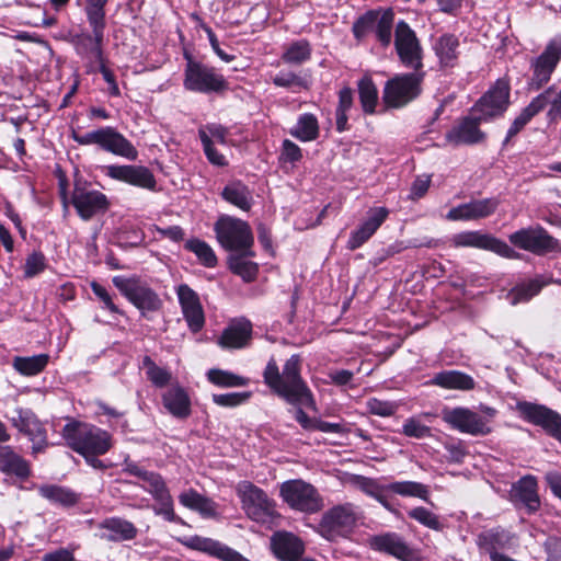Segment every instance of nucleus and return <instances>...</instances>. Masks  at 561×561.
<instances>
[{"label":"nucleus","mask_w":561,"mask_h":561,"mask_svg":"<svg viewBox=\"0 0 561 561\" xmlns=\"http://www.w3.org/2000/svg\"><path fill=\"white\" fill-rule=\"evenodd\" d=\"M264 383L273 393L296 407L295 420L304 430L314 431L317 419L310 417L304 408L317 411V402L307 382L301 377V358L291 355L284 364L283 370L272 357L263 371Z\"/></svg>","instance_id":"1"},{"label":"nucleus","mask_w":561,"mask_h":561,"mask_svg":"<svg viewBox=\"0 0 561 561\" xmlns=\"http://www.w3.org/2000/svg\"><path fill=\"white\" fill-rule=\"evenodd\" d=\"M67 445L76 453L87 456L106 454L111 446V435L95 425L71 421L61 432Z\"/></svg>","instance_id":"2"},{"label":"nucleus","mask_w":561,"mask_h":561,"mask_svg":"<svg viewBox=\"0 0 561 561\" xmlns=\"http://www.w3.org/2000/svg\"><path fill=\"white\" fill-rule=\"evenodd\" d=\"M183 56L186 60L183 80L186 90L218 95L229 90V82L216 68L195 60L192 54L186 50Z\"/></svg>","instance_id":"3"},{"label":"nucleus","mask_w":561,"mask_h":561,"mask_svg":"<svg viewBox=\"0 0 561 561\" xmlns=\"http://www.w3.org/2000/svg\"><path fill=\"white\" fill-rule=\"evenodd\" d=\"M216 239L222 249L230 253L245 251V254L255 255L252 247L254 238L250 225L239 218L222 215L214 224Z\"/></svg>","instance_id":"4"},{"label":"nucleus","mask_w":561,"mask_h":561,"mask_svg":"<svg viewBox=\"0 0 561 561\" xmlns=\"http://www.w3.org/2000/svg\"><path fill=\"white\" fill-rule=\"evenodd\" d=\"M559 92H557L556 87L551 85L547 88L543 92L534 98L530 103L522 110L520 114L513 121L512 125L507 130V135L502 144L503 147L507 146L510 140L515 137L518 133H520L524 127L541 111H543L548 105L549 110L547 112V121L548 123H558L561 121V111L557 108L554 104H558Z\"/></svg>","instance_id":"5"},{"label":"nucleus","mask_w":561,"mask_h":561,"mask_svg":"<svg viewBox=\"0 0 561 561\" xmlns=\"http://www.w3.org/2000/svg\"><path fill=\"white\" fill-rule=\"evenodd\" d=\"M424 70H413L389 79L383 88L382 101L388 107L400 108L415 100L422 92Z\"/></svg>","instance_id":"6"},{"label":"nucleus","mask_w":561,"mask_h":561,"mask_svg":"<svg viewBox=\"0 0 561 561\" xmlns=\"http://www.w3.org/2000/svg\"><path fill=\"white\" fill-rule=\"evenodd\" d=\"M279 495L291 508L314 514L323 508V499L316 486L300 479L287 480L279 486Z\"/></svg>","instance_id":"7"},{"label":"nucleus","mask_w":561,"mask_h":561,"mask_svg":"<svg viewBox=\"0 0 561 561\" xmlns=\"http://www.w3.org/2000/svg\"><path fill=\"white\" fill-rule=\"evenodd\" d=\"M510 242L536 255L560 252L561 243L541 226L522 228L508 236Z\"/></svg>","instance_id":"8"},{"label":"nucleus","mask_w":561,"mask_h":561,"mask_svg":"<svg viewBox=\"0 0 561 561\" xmlns=\"http://www.w3.org/2000/svg\"><path fill=\"white\" fill-rule=\"evenodd\" d=\"M519 416L542 431L561 444V414L547 405L529 401H517Z\"/></svg>","instance_id":"9"},{"label":"nucleus","mask_w":561,"mask_h":561,"mask_svg":"<svg viewBox=\"0 0 561 561\" xmlns=\"http://www.w3.org/2000/svg\"><path fill=\"white\" fill-rule=\"evenodd\" d=\"M142 489L152 495L154 504L151 507L156 515L162 516L167 522L185 525L175 514L170 491L159 473L142 470Z\"/></svg>","instance_id":"10"},{"label":"nucleus","mask_w":561,"mask_h":561,"mask_svg":"<svg viewBox=\"0 0 561 561\" xmlns=\"http://www.w3.org/2000/svg\"><path fill=\"white\" fill-rule=\"evenodd\" d=\"M450 243L455 248H477L491 251L505 259L518 260L522 257V254L505 241L479 230L456 233L451 237Z\"/></svg>","instance_id":"11"},{"label":"nucleus","mask_w":561,"mask_h":561,"mask_svg":"<svg viewBox=\"0 0 561 561\" xmlns=\"http://www.w3.org/2000/svg\"><path fill=\"white\" fill-rule=\"evenodd\" d=\"M561 59V36L552 38L543 51L531 59L533 76L528 81L529 91H538L547 84Z\"/></svg>","instance_id":"12"},{"label":"nucleus","mask_w":561,"mask_h":561,"mask_svg":"<svg viewBox=\"0 0 561 561\" xmlns=\"http://www.w3.org/2000/svg\"><path fill=\"white\" fill-rule=\"evenodd\" d=\"M394 47L404 67L423 70V48L415 32L404 20H400L396 25Z\"/></svg>","instance_id":"13"},{"label":"nucleus","mask_w":561,"mask_h":561,"mask_svg":"<svg viewBox=\"0 0 561 561\" xmlns=\"http://www.w3.org/2000/svg\"><path fill=\"white\" fill-rule=\"evenodd\" d=\"M9 420L13 427L32 442L33 455L43 453L48 447L47 431L31 409L15 408Z\"/></svg>","instance_id":"14"},{"label":"nucleus","mask_w":561,"mask_h":561,"mask_svg":"<svg viewBox=\"0 0 561 561\" xmlns=\"http://www.w3.org/2000/svg\"><path fill=\"white\" fill-rule=\"evenodd\" d=\"M355 525L356 514L351 503L335 505L328 510L319 523L321 535L330 540L346 536Z\"/></svg>","instance_id":"15"},{"label":"nucleus","mask_w":561,"mask_h":561,"mask_svg":"<svg viewBox=\"0 0 561 561\" xmlns=\"http://www.w3.org/2000/svg\"><path fill=\"white\" fill-rule=\"evenodd\" d=\"M510 82L497 79L496 82L473 104L472 114L479 113L488 121L502 116L510 105Z\"/></svg>","instance_id":"16"},{"label":"nucleus","mask_w":561,"mask_h":561,"mask_svg":"<svg viewBox=\"0 0 561 561\" xmlns=\"http://www.w3.org/2000/svg\"><path fill=\"white\" fill-rule=\"evenodd\" d=\"M489 122L479 113L461 117L445 135V139L454 147L474 146L485 141L486 134L480 129V124Z\"/></svg>","instance_id":"17"},{"label":"nucleus","mask_w":561,"mask_h":561,"mask_svg":"<svg viewBox=\"0 0 561 561\" xmlns=\"http://www.w3.org/2000/svg\"><path fill=\"white\" fill-rule=\"evenodd\" d=\"M242 508L245 514L256 523H265L276 515L275 502L264 490L251 482H247L241 491Z\"/></svg>","instance_id":"18"},{"label":"nucleus","mask_w":561,"mask_h":561,"mask_svg":"<svg viewBox=\"0 0 561 561\" xmlns=\"http://www.w3.org/2000/svg\"><path fill=\"white\" fill-rule=\"evenodd\" d=\"M442 419L451 428L473 436H483L491 433L488 421L468 408H445Z\"/></svg>","instance_id":"19"},{"label":"nucleus","mask_w":561,"mask_h":561,"mask_svg":"<svg viewBox=\"0 0 561 561\" xmlns=\"http://www.w3.org/2000/svg\"><path fill=\"white\" fill-rule=\"evenodd\" d=\"M370 549L392 556L401 561H416L417 556L403 537L397 533L388 531L368 538Z\"/></svg>","instance_id":"20"},{"label":"nucleus","mask_w":561,"mask_h":561,"mask_svg":"<svg viewBox=\"0 0 561 561\" xmlns=\"http://www.w3.org/2000/svg\"><path fill=\"white\" fill-rule=\"evenodd\" d=\"M107 0H87L85 13L92 28V35L84 36V41L91 43V53L101 59V45L104 38L105 12Z\"/></svg>","instance_id":"21"},{"label":"nucleus","mask_w":561,"mask_h":561,"mask_svg":"<svg viewBox=\"0 0 561 561\" xmlns=\"http://www.w3.org/2000/svg\"><path fill=\"white\" fill-rule=\"evenodd\" d=\"M511 500L517 508L535 514L540 508L538 482L534 476H525L512 485Z\"/></svg>","instance_id":"22"},{"label":"nucleus","mask_w":561,"mask_h":561,"mask_svg":"<svg viewBox=\"0 0 561 561\" xmlns=\"http://www.w3.org/2000/svg\"><path fill=\"white\" fill-rule=\"evenodd\" d=\"M500 205L497 198L472 199L449 209L446 215L448 220H478L486 218L495 213Z\"/></svg>","instance_id":"23"},{"label":"nucleus","mask_w":561,"mask_h":561,"mask_svg":"<svg viewBox=\"0 0 561 561\" xmlns=\"http://www.w3.org/2000/svg\"><path fill=\"white\" fill-rule=\"evenodd\" d=\"M388 215L389 210L386 207L370 209L367 218L351 232L346 249L354 251L366 243L385 222Z\"/></svg>","instance_id":"24"},{"label":"nucleus","mask_w":561,"mask_h":561,"mask_svg":"<svg viewBox=\"0 0 561 561\" xmlns=\"http://www.w3.org/2000/svg\"><path fill=\"white\" fill-rule=\"evenodd\" d=\"M72 204L83 220L91 219L98 213L105 211L108 206L106 196L95 190L76 187Z\"/></svg>","instance_id":"25"},{"label":"nucleus","mask_w":561,"mask_h":561,"mask_svg":"<svg viewBox=\"0 0 561 561\" xmlns=\"http://www.w3.org/2000/svg\"><path fill=\"white\" fill-rule=\"evenodd\" d=\"M271 550L279 561H299L305 553V543L293 533L276 531L271 537Z\"/></svg>","instance_id":"26"},{"label":"nucleus","mask_w":561,"mask_h":561,"mask_svg":"<svg viewBox=\"0 0 561 561\" xmlns=\"http://www.w3.org/2000/svg\"><path fill=\"white\" fill-rule=\"evenodd\" d=\"M163 408L169 414L178 420H186L192 414V401L187 390L178 381L171 383L161 396Z\"/></svg>","instance_id":"27"},{"label":"nucleus","mask_w":561,"mask_h":561,"mask_svg":"<svg viewBox=\"0 0 561 561\" xmlns=\"http://www.w3.org/2000/svg\"><path fill=\"white\" fill-rule=\"evenodd\" d=\"M186 546L193 550L207 553L221 561H250L237 550L211 538L195 535L188 539Z\"/></svg>","instance_id":"28"},{"label":"nucleus","mask_w":561,"mask_h":561,"mask_svg":"<svg viewBox=\"0 0 561 561\" xmlns=\"http://www.w3.org/2000/svg\"><path fill=\"white\" fill-rule=\"evenodd\" d=\"M512 538L513 536L510 531L499 526L481 531L477 537V545L480 550L490 554L491 561H494L496 559L495 556H504L497 552V550L508 547Z\"/></svg>","instance_id":"29"},{"label":"nucleus","mask_w":561,"mask_h":561,"mask_svg":"<svg viewBox=\"0 0 561 561\" xmlns=\"http://www.w3.org/2000/svg\"><path fill=\"white\" fill-rule=\"evenodd\" d=\"M98 529V536L108 541L130 540L137 535V528L130 522L118 517L104 519Z\"/></svg>","instance_id":"30"},{"label":"nucleus","mask_w":561,"mask_h":561,"mask_svg":"<svg viewBox=\"0 0 561 561\" xmlns=\"http://www.w3.org/2000/svg\"><path fill=\"white\" fill-rule=\"evenodd\" d=\"M99 146L108 152L129 160H136L138 156L137 149L122 134L111 127L102 128Z\"/></svg>","instance_id":"31"},{"label":"nucleus","mask_w":561,"mask_h":561,"mask_svg":"<svg viewBox=\"0 0 561 561\" xmlns=\"http://www.w3.org/2000/svg\"><path fill=\"white\" fill-rule=\"evenodd\" d=\"M0 471L21 480L27 479L31 474L28 461L9 445H0Z\"/></svg>","instance_id":"32"},{"label":"nucleus","mask_w":561,"mask_h":561,"mask_svg":"<svg viewBox=\"0 0 561 561\" xmlns=\"http://www.w3.org/2000/svg\"><path fill=\"white\" fill-rule=\"evenodd\" d=\"M552 278H546L543 275H536L534 278L524 280L515 285L507 294V299L512 305L527 302L537 296L540 290L551 284Z\"/></svg>","instance_id":"33"},{"label":"nucleus","mask_w":561,"mask_h":561,"mask_svg":"<svg viewBox=\"0 0 561 561\" xmlns=\"http://www.w3.org/2000/svg\"><path fill=\"white\" fill-rule=\"evenodd\" d=\"M430 383L444 389L461 391L472 390L476 387L474 379L460 370H442L434 375Z\"/></svg>","instance_id":"34"},{"label":"nucleus","mask_w":561,"mask_h":561,"mask_svg":"<svg viewBox=\"0 0 561 561\" xmlns=\"http://www.w3.org/2000/svg\"><path fill=\"white\" fill-rule=\"evenodd\" d=\"M252 336V324L250 321H242L226 328L218 344L224 348H241L244 347Z\"/></svg>","instance_id":"35"},{"label":"nucleus","mask_w":561,"mask_h":561,"mask_svg":"<svg viewBox=\"0 0 561 561\" xmlns=\"http://www.w3.org/2000/svg\"><path fill=\"white\" fill-rule=\"evenodd\" d=\"M459 39L455 34L446 33L439 36L433 49L442 68H454L458 61Z\"/></svg>","instance_id":"36"},{"label":"nucleus","mask_w":561,"mask_h":561,"mask_svg":"<svg viewBox=\"0 0 561 561\" xmlns=\"http://www.w3.org/2000/svg\"><path fill=\"white\" fill-rule=\"evenodd\" d=\"M163 302L151 288L142 286V318L153 322L151 330L164 329Z\"/></svg>","instance_id":"37"},{"label":"nucleus","mask_w":561,"mask_h":561,"mask_svg":"<svg viewBox=\"0 0 561 561\" xmlns=\"http://www.w3.org/2000/svg\"><path fill=\"white\" fill-rule=\"evenodd\" d=\"M254 255L245 254V251L230 253L227 256V265L231 273L242 278L244 283L254 282L259 274V264L248 260Z\"/></svg>","instance_id":"38"},{"label":"nucleus","mask_w":561,"mask_h":561,"mask_svg":"<svg viewBox=\"0 0 561 561\" xmlns=\"http://www.w3.org/2000/svg\"><path fill=\"white\" fill-rule=\"evenodd\" d=\"M221 197L244 211L250 210L252 206L251 191L240 180L227 184L221 191Z\"/></svg>","instance_id":"39"},{"label":"nucleus","mask_w":561,"mask_h":561,"mask_svg":"<svg viewBox=\"0 0 561 561\" xmlns=\"http://www.w3.org/2000/svg\"><path fill=\"white\" fill-rule=\"evenodd\" d=\"M289 134L302 142L316 140L320 134L318 118L311 113L301 114L296 125L289 129Z\"/></svg>","instance_id":"40"},{"label":"nucleus","mask_w":561,"mask_h":561,"mask_svg":"<svg viewBox=\"0 0 561 561\" xmlns=\"http://www.w3.org/2000/svg\"><path fill=\"white\" fill-rule=\"evenodd\" d=\"M49 362L47 354L34 356H15L12 359V367L23 376H35L42 373Z\"/></svg>","instance_id":"41"},{"label":"nucleus","mask_w":561,"mask_h":561,"mask_svg":"<svg viewBox=\"0 0 561 561\" xmlns=\"http://www.w3.org/2000/svg\"><path fill=\"white\" fill-rule=\"evenodd\" d=\"M184 249L194 253L198 262L208 268L217 266L218 259L213 248L202 239L191 238L185 241Z\"/></svg>","instance_id":"42"},{"label":"nucleus","mask_w":561,"mask_h":561,"mask_svg":"<svg viewBox=\"0 0 561 561\" xmlns=\"http://www.w3.org/2000/svg\"><path fill=\"white\" fill-rule=\"evenodd\" d=\"M359 102L365 114H374L378 102V90L369 76L357 82Z\"/></svg>","instance_id":"43"},{"label":"nucleus","mask_w":561,"mask_h":561,"mask_svg":"<svg viewBox=\"0 0 561 561\" xmlns=\"http://www.w3.org/2000/svg\"><path fill=\"white\" fill-rule=\"evenodd\" d=\"M142 367L146 369L147 379L154 388L162 389L173 383L172 373L165 367L158 366L149 356L142 357Z\"/></svg>","instance_id":"44"},{"label":"nucleus","mask_w":561,"mask_h":561,"mask_svg":"<svg viewBox=\"0 0 561 561\" xmlns=\"http://www.w3.org/2000/svg\"><path fill=\"white\" fill-rule=\"evenodd\" d=\"M386 489L389 492L401 496L419 497L425 502H428V486L415 481H396L386 484Z\"/></svg>","instance_id":"45"},{"label":"nucleus","mask_w":561,"mask_h":561,"mask_svg":"<svg viewBox=\"0 0 561 561\" xmlns=\"http://www.w3.org/2000/svg\"><path fill=\"white\" fill-rule=\"evenodd\" d=\"M311 45L307 39H299L290 43L280 59L288 65L300 66L311 58Z\"/></svg>","instance_id":"46"},{"label":"nucleus","mask_w":561,"mask_h":561,"mask_svg":"<svg viewBox=\"0 0 561 561\" xmlns=\"http://www.w3.org/2000/svg\"><path fill=\"white\" fill-rule=\"evenodd\" d=\"M394 23V11L392 8L380 10L377 23L374 28L376 39L382 47H388L392 38V28Z\"/></svg>","instance_id":"47"},{"label":"nucleus","mask_w":561,"mask_h":561,"mask_svg":"<svg viewBox=\"0 0 561 561\" xmlns=\"http://www.w3.org/2000/svg\"><path fill=\"white\" fill-rule=\"evenodd\" d=\"M209 382L221 388L244 387L249 378L219 368H211L206 374Z\"/></svg>","instance_id":"48"},{"label":"nucleus","mask_w":561,"mask_h":561,"mask_svg":"<svg viewBox=\"0 0 561 561\" xmlns=\"http://www.w3.org/2000/svg\"><path fill=\"white\" fill-rule=\"evenodd\" d=\"M39 494L51 503L64 506H72L78 502V496L71 490L58 485H42L38 489Z\"/></svg>","instance_id":"49"},{"label":"nucleus","mask_w":561,"mask_h":561,"mask_svg":"<svg viewBox=\"0 0 561 561\" xmlns=\"http://www.w3.org/2000/svg\"><path fill=\"white\" fill-rule=\"evenodd\" d=\"M104 173L118 181L140 186V168L135 165H106Z\"/></svg>","instance_id":"50"},{"label":"nucleus","mask_w":561,"mask_h":561,"mask_svg":"<svg viewBox=\"0 0 561 561\" xmlns=\"http://www.w3.org/2000/svg\"><path fill=\"white\" fill-rule=\"evenodd\" d=\"M380 10H368L359 15L353 23L352 33L358 42H362L368 34L374 32Z\"/></svg>","instance_id":"51"},{"label":"nucleus","mask_w":561,"mask_h":561,"mask_svg":"<svg viewBox=\"0 0 561 561\" xmlns=\"http://www.w3.org/2000/svg\"><path fill=\"white\" fill-rule=\"evenodd\" d=\"M114 285L137 308H140V282L136 277L115 276Z\"/></svg>","instance_id":"52"},{"label":"nucleus","mask_w":561,"mask_h":561,"mask_svg":"<svg viewBox=\"0 0 561 561\" xmlns=\"http://www.w3.org/2000/svg\"><path fill=\"white\" fill-rule=\"evenodd\" d=\"M272 82L279 88L293 89L294 92L309 89V81L293 71L280 70L272 78Z\"/></svg>","instance_id":"53"},{"label":"nucleus","mask_w":561,"mask_h":561,"mask_svg":"<svg viewBox=\"0 0 561 561\" xmlns=\"http://www.w3.org/2000/svg\"><path fill=\"white\" fill-rule=\"evenodd\" d=\"M408 516L430 529L439 531L444 528V525L440 523L438 516L423 506H417L410 510L408 512Z\"/></svg>","instance_id":"54"},{"label":"nucleus","mask_w":561,"mask_h":561,"mask_svg":"<svg viewBox=\"0 0 561 561\" xmlns=\"http://www.w3.org/2000/svg\"><path fill=\"white\" fill-rule=\"evenodd\" d=\"M201 142L203 145L204 153L208 161L217 167H226L228 165V161L226 160L225 156L221 154L214 146L213 139L209 137V135L203 130L199 129L198 131Z\"/></svg>","instance_id":"55"},{"label":"nucleus","mask_w":561,"mask_h":561,"mask_svg":"<svg viewBox=\"0 0 561 561\" xmlns=\"http://www.w3.org/2000/svg\"><path fill=\"white\" fill-rule=\"evenodd\" d=\"M252 397L251 391H242V392H229V393H220L213 394V402L219 407L224 408H236L239 407L250 400Z\"/></svg>","instance_id":"56"},{"label":"nucleus","mask_w":561,"mask_h":561,"mask_svg":"<svg viewBox=\"0 0 561 561\" xmlns=\"http://www.w3.org/2000/svg\"><path fill=\"white\" fill-rule=\"evenodd\" d=\"M402 434L412 438H426L432 436V430L430 426L423 424L415 417H409L405 420L402 426Z\"/></svg>","instance_id":"57"},{"label":"nucleus","mask_w":561,"mask_h":561,"mask_svg":"<svg viewBox=\"0 0 561 561\" xmlns=\"http://www.w3.org/2000/svg\"><path fill=\"white\" fill-rule=\"evenodd\" d=\"M176 294L182 311L202 307L197 293L194 291L187 284L179 285L176 288Z\"/></svg>","instance_id":"58"},{"label":"nucleus","mask_w":561,"mask_h":561,"mask_svg":"<svg viewBox=\"0 0 561 561\" xmlns=\"http://www.w3.org/2000/svg\"><path fill=\"white\" fill-rule=\"evenodd\" d=\"M399 405L392 401H383L377 398H370L367 401V410L370 414L387 417L393 415Z\"/></svg>","instance_id":"59"},{"label":"nucleus","mask_w":561,"mask_h":561,"mask_svg":"<svg viewBox=\"0 0 561 561\" xmlns=\"http://www.w3.org/2000/svg\"><path fill=\"white\" fill-rule=\"evenodd\" d=\"M302 159L301 148L289 139H284L282 142V149L279 154V161L282 163L295 164Z\"/></svg>","instance_id":"60"},{"label":"nucleus","mask_w":561,"mask_h":561,"mask_svg":"<svg viewBox=\"0 0 561 561\" xmlns=\"http://www.w3.org/2000/svg\"><path fill=\"white\" fill-rule=\"evenodd\" d=\"M354 483L360 491L374 499L379 495L380 491H387L386 484L381 485L375 479L364 476H355Z\"/></svg>","instance_id":"61"},{"label":"nucleus","mask_w":561,"mask_h":561,"mask_svg":"<svg viewBox=\"0 0 561 561\" xmlns=\"http://www.w3.org/2000/svg\"><path fill=\"white\" fill-rule=\"evenodd\" d=\"M45 270V256L41 252H34L27 256L24 265V276L34 277Z\"/></svg>","instance_id":"62"},{"label":"nucleus","mask_w":561,"mask_h":561,"mask_svg":"<svg viewBox=\"0 0 561 561\" xmlns=\"http://www.w3.org/2000/svg\"><path fill=\"white\" fill-rule=\"evenodd\" d=\"M182 313L191 332L197 333L204 328L205 316L203 307L185 310Z\"/></svg>","instance_id":"63"},{"label":"nucleus","mask_w":561,"mask_h":561,"mask_svg":"<svg viewBox=\"0 0 561 561\" xmlns=\"http://www.w3.org/2000/svg\"><path fill=\"white\" fill-rule=\"evenodd\" d=\"M91 43L88 42V46L85 48L87 53H89L90 57L95 59L100 64V72L102 73L103 79L107 82L108 91L111 92V94H118V87L115 82L114 75L110 69L106 68V66L103 62V51L101 50V59H99L91 53Z\"/></svg>","instance_id":"64"}]
</instances>
